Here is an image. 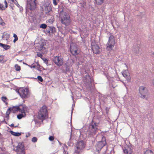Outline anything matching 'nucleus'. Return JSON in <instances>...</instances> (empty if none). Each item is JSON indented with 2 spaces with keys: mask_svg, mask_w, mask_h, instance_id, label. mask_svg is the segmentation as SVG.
<instances>
[{
  "mask_svg": "<svg viewBox=\"0 0 154 154\" xmlns=\"http://www.w3.org/2000/svg\"><path fill=\"white\" fill-rule=\"evenodd\" d=\"M28 107L25 105H21L20 106L10 107L8 109V110L12 111L14 112L17 111H19V112H21L20 113L17 115V118L19 119L26 116V113L28 112Z\"/></svg>",
  "mask_w": 154,
  "mask_h": 154,
  "instance_id": "f257e3e1",
  "label": "nucleus"
},
{
  "mask_svg": "<svg viewBox=\"0 0 154 154\" xmlns=\"http://www.w3.org/2000/svg\"><path fill=\"white\" fill-rule=\"evenodd\" d=\"M61 22L66 26L69 25L71 23V19L69 16L64 11L61 12L60 14Z\"/></svg>",
  "mask_w": 154,
  "mask_h": 154,
  "instance_id": "f03ea898",
  "label": "nucleus"
},
{
  "mask_svg": "<svg viewBox=\"0 0 154 154\" xmlns=\"http://www.w3.org/2000/svg\"><path fill=\"white\" fill-rule=\"evenodd\" d=\"M16 91L23 99L27 98L30 96V92L27 88H20Z\"/></svg>",
  "mask_w": 154,
  "mask_h": 154,
  "instance_id": "7ed1b4c3",
  "label": "nucleus"
},
{
  "mask_svg": "<svg viewBox=\"0 0 154 154\" xmlns=\"http://www.w3.org/2000/svg\"><path fill=\"white\" fill-rule=\"evenodd\" d=\"M97 130L96 124H92L89 126L88 129L86 133V135L89 137H92L96 134Z\"/></svg>",
  "mask_w": 154,
  "mask_h": 154,
  "instance_id": "20e7f679",
  "label": "nucleus"
},
{
  "mask_svg": "<svg viewBox=\"0 0 154 154\" xmlns=\"http://www.w3.org/2000/svg\"><path fill=\"white\" fill-rule=\"evenodd\" d=\"M38 116L39 119L42 120L48 117L47 110L45 106H43L40 109Z\"/></svg>",
  "mask_w": 154,
  "mask_h": 154,
  "instance_id": "39448f33",
  "label": "nucleus"
},
{
  "mask_svg": "<svg viewBox=\"0 0 154 154\" xmlns=\"http://www.w3.org/2000/svg\"><path fill=\"white\" fill-rule=\"evenodd\" d=\"M53 61L57 66L60 67L63 64L64 59L63 56L58 55V56L54 57Z\"/></svg>",
  "mask_w": 154,
  "mask_h": 154,
  "instance_id": "423d86ee",
  "label": "nucleus"
},
{
  "mask_svg": "<svg viewBox=\"0 0 154 154\" xmlns=\"http://www.w3.org/2000/svg\"><path fill=\"white\" fill-rule=\"evenodd\" d=\"M139 91L140 97L143 99L147 100L148 96H147V88L143 86H141L139 88Z\"/></svg>",
  "mask_w": 154,
  "mask_h": 154,
  "instance_id": "0eeeda50",
  "label": "nucleus"
},
{
  "mask_svg": "<svg viewBox=\"0 0 154 154\" xmlns=\"http://www.w3.org/2000/svg\"><path fill=\"white\" fill-rule=\"evenodd\" d=\"M115 44L114 37L113 35H111L109 38V41L106 45L107 49L111 50L113 48Z\"/></svg>",
  "mask_w": 154,
  "mask_h": 154,
  "instance_id": "6e6552de",
  "label": "nucleus"
},
{
  "mask_svg": "<svg viewBox=\"0 0 154 154\" xmlns=\"http://www.w3.org/2000/svg\"><path fill=\"white\" fill-rule=\"evenodd\" d=\"M70 51L73 55H77L80 52V51L77 46L75 43H72L70 45Z\"/></svg>",
  "mask_w": 154,
  "mask_h": 154,
  "instance_id": "1a4fd4ad",
  "label": "nucleus"
},
{
  "mask_svg": "<svg viewBox=\"0 0 154 154\" xmlns=\"http://www.w3.org/2000/svg\"><path fill=\"white\" fill-rule=\"evenodd\" d=\"M14 150L17 153V154H25L24 145H13Z\"/></svg>",
  "mask_w": 154,
  "mask_h": 154,
  "instance_id": "9d476101",
  "label": "nucleus"
},
{
  "mask_svg": "<svg viewBox=\"0 0 154 154\" xmlns=\"http://www.w3.org/2000/svg\"><path fill=\"white\" fill-rule=\"evenodd\" d=\"M123 152L126 154H131L132 152L131 145H124L122 146Z\"/></svg>",
  "mask_w": 154,
  "mask_h": 154,
  "instance_id": "9b49d317",
  "label": "nucleus"
},
{
  "mask_svg": "<svg viewBox=\"0 0 154 154\" xmlns=\"http://www.w3.org/2000/svg\"><path fill=\"white\" fill-rule=\"evenodd\" d=\"M92 49L94 53L96 54H99L101 50L100 47L97 44L92 43L91 44Z\"/></svg>",
  "mask_w": 154,
  "mask_h": 154,
  "instance_id": "f8f14e48",
  "label": "nucleus"
},
{
  "mask_svg": "<svg viewBox=\"0 0 154 154\" xmlns=\"http://www.w3.org/2000/svg\"><path fill=\"white\" fill-rule=\"evenodd\" d=\"M36 7V3L35 2H27L26 4V9H28L31 10H34Z\"/></svg>",
  "mask_w": 154,
  "mask_h": 154,
  "instance_id": "ddd939ff",
  "label": "nucleus"
},
{
  "mask_svg": "<svg viewBox=\"0 0 154 154\" xmlns=\"http://www.w3.org/2000/svg\"><path fill=\"white\" fill-rule=\"evenodd\" d=\"M37 47L38 50L40 51L45 49L46 48V45L45 41L39 42L37 44Z\"/></svg>",
  "mask_w": 154,
  "mask_h": 154,
  "instance_id": "4468645a",
  "label": "nucleus"
},
{
  "mask_svg": "<svg viewBox=\"0 0 154 154\" xmlns=\"http://www.w3.org/2000/svg\"><path fill=\"white\" fill-rule=\"evenodd\" d=\"M123 76L125 78L128 82L130 81L131 77L130 76V74L128 70H125L123 71L122 73Z\"/></svg>",
  "mask_w": 154,
  "mask_h": 154,
  "instance_id": "2eb2a0df",
  "label": "nucleus"
},
{
  "mask_svg": "<svg viewBox=\"0 0 154 154\" xmlns=\"http://www.w3.org/2000/svg\"><path fill=\"white\" fill-rule=\"evenodd\" d=\"M85 78V83H86V85H88L89 86H90L92 83L93 80L88 75H86Z\"/></svg>",
  "mask_w": 154,
  "mask_h": 154,
  "instance_id": "dca6fc26",
  "label": "nucleus"
},
{
  "mask_svg": "<svg viewBox=\"0 0 154 154\" xmlns=\"http://www.w3.org/2000/svg\"><path fill=\"white\" fill-rule=\"evenodd\" d=\"M85 147V145H76L75 149V152L79 153Z\"/></svg>",
  "mask_w": 154,
  "mask_h": 154,
  "instance_id": "f3484780",
  "label": "nucleus"
},
{
  "mask_svg": "<svg viewBox=\"0 0 154 154\" xmlns=\"http://www.w3.org/2000/svg\"><path fill=\"white\" fill-rule=\"evenodd\" d=\"M107 78L109 81V83L112 87L113 88H115L116 87V85H114L115 78L113 77H107Z\"/></svg>",
  "mask_w": 154,
  "mask_h": 154,
  "instance_id": "a211bd4d",
  "label": "nucleus"
},
{
  "mask_svg": "<svg viewBox=\"0 0 154 154\" xmlns=\"http://www.w3.org/2000/svg\"><path fill=\"white\" fill-rule=\"evenodd\" d=\"M102 140L101 141H98V142L100 144H106V138L104 136L101 137Z\"/></svg>",
  "mask_w": 154,
  "mask_h": 154,
  "instance_id": "6ab92c4d",
  "label": "nucleus"
},
{
  "mask_svg": "<svg viewBox=\"0 0 154 154\" xmlns=\"http://www.w3.org/2000/svg\"><path fill=\"white\" fill-rule=\"evenodd\" d=\"M0 46L2 47L4 49L7 50L9 49L10 48V45L3 44L2 43H0Z\"/></svg>",
  "mask_w": 154,
  "mask_h": 154,
  "instance_id": "aec40b11",
  "label": "nucleus"
},
{
  "mask_svg": "<svg viewBox=\"0 0 154 154\" xmlns=\"http://www.w3.org/2000/svg\"><path fill=\"white\" fill-rule=\"evenodd\" d=\"M10 132L11 134L16 136H19L21 135V134L20 133L12 131H11Z\"/></svg>",
  "mask_w": 154,
  "mask_h": 154,
  "instance_id": "412c9836",
  "label": "nucleus"
},
{
  "mask_svg": "<svg viewBox=\"0 0 154 154\" xmlns=\"http://www.w3.org/2000/svg\"><path fill=\"white\" fill-rule=\"evenodd\" d=\"M2 38L4 40H8L9 38V35L6 33L4 34L2 36Z\"/></svg>",
  "mask_w": 154,
  "mask_h": 154,
  "instance_id": "4be33fe9",
  "label": "nucleus"
},
{
  "mask_svg": "<svg viewBox=\"0 0 154 154\" xmlns=\"http://www.w3.org/2000/svg\"><path fill=\"white\" fill-rule=\"evenodd\" d=\"M105 145H95V147L96 148V150L99 152L101 149Z\"/></svg>",
  "mask_w": 154,
  "mask_h": 154,
  "instance_id": "5701e85b",
  "label": "nucleus"
},
{
  "mask_svg": "<svg viewBox=\"0 0 154 154\" xmlns=\"http://www.w3.org/2000/svg\"><path fill=\"white\" fill-rule=\"evenodd\" d=\"M5 60H4V56L3 55H0V63H3L5 62Z\"/></svg>",
  "mask_w": 154,
  "mask_h": 154,
  "instance_id": "b1692460",
  "label": "nucleus"
},
{
  "mask_svg": "<svg viewBox=\"0 0 154 154\" xmlns=\"http://www.w3.org/2000/svg\"><path fill=\"white\" fill-rule=\"evenodd\" d=\"M7 99L6 97H2V100L5 103L6 105H7L8 104Z\"/></svg>",
  "mask_w": 154,
  "mask_h": 154,
  "instance_id": "393cba45",
  "label": "nucleus"
},
{
  "mask_svg": "<svg viewBox=\"0 0 154 154\" xmlns=\"http://www.w3.org/2000/svg\"><path fill=\"white\" fill-rule=\"evenodd\" d=\"M15 68L16 71H19L20 70V67L17 64H16L15 66Z\"/></svg>",
  "mask_w": 154,
  "mask_h": 154,
  "instance_id": "a878e982",
  "label": "nucleus"
},
{
  "mask_svg": "<svg viewBox=\"0 0 154 154\" xmlns=\"http://www.w3.org/2000/svg\"><path fill=\"white\" fill-rule=\"evenodd\" d=\"M104 1V0H96L97 3L99 5L103 3Z\"/></svg>",
  "mask_w": 154,
  "mask_h": 154,
  "instance_id": "bb28decb",
  "label": "nucleus"
},
{
  "mask_svg": "<svg viewBox=\"0 0 154 154\" xmlns=\"http://www.w3.org/2000/svg\"><path fill=\"white\" fill-rule=\"evenodd\" d=\"M5 23L3 21V20H2L1 17H0V25L4 26L5 25Z\"/></svg>",
  "mask_w": 154,
  "mask_h": 154,
  "instance_id": "cd10ccee",
  "label": "nucleus"
},
{
  "mask_svg": "<svg viewBox=\"0 0 154 154\" xmlns=\"http://www.w3.org/2000/svg\"><path fill=\"white\" fill-rule=\"evenodd\" d=\"M145 154H153V153L152 151L148 149L146 151Z\"/></svg>",
  "mask_w": 154,
  "mask_h": 154,
  "instance_id": "c85d7f7f",
  "label": "nucleus"
},
{
  "mask_svg": "<svg viewBox=\"0 0 154 154\" xmlns=\"http://www.w3.org/2000/svg\"><path fill=\"white\" fill-rule=\"evenodd\" d=\"M10 111H11V110H8L6 112V116L5 117L6 118H7L8 119L9 117V115L10 114Z\"/></svg>",
  "mask_w": 154,
  "mask_h": 154,
  "instance_id": "c756f323",
  "label": "nucleus"
},
{
  "mask_svg": "<svg viewBox=\"0 0 154 154\" xmlns=\"http://www.w3.org/2000/svg\"><path fill=\"white\" fill-rule=\"evenodd\" d=\"M140 48L138 47H137L136 48V50H134V52L136 54H138L139 52Z\"/></svg>",
  "mask_w": 154,
  "mask_h": 154,
  "instance_id": "7c9ffc66",
  "label": "nucleus"
},
{
  "mask_svg": "<svg viewBox=\"0 0 154 154\" xmlns=\"http://www.w3.org/2000/svg\"><path fill=\"white\" fill-rule=\"evenodd\" d=\"M47 26L46 24L43 23L40 25V27L45 29L46 28Z\"/></svg>",
  "mask_w": 154,
  "mask_h": 154,
  "instance_id": "2f4dec72",
  "label": "nucleus"
},
{
  "mask_svg": "<svg viewBox=\"0 0 154 154\" xmlns=\"http://www.w3.org/2000/svg\"><path fill=\"white\" fill-rule=\"evenodd\" d=\"M37 140V138L35 137H33L32 139V141L33 142H36Z\"/></svg>",
  "mask_w": 154,
  "mask_h": 154,
  "instance_id": "473e14b6",
  "label": "nucleus"
},
{
  "mask_svg": "<svg viewBox=\"0 0 154 154\" xmlns=\"http://www.w3.org/2000/svg\"><path fill=\"white\" fill-rule=\"evenodd\" d=\"M37 78L38 80L40 81L41 82H42L43 80L42 77L40 76H38L37 77Z\"/></svg>",
  "mask_w": 154,
  "mask_h": 154,
  "instance_id": "72a5a7b5",
  "label": "nucleus"
},
{
  "mask_svg": "<svg viewBox=\"0 0 154 154\" xmlns=\"http://www.w3.org/2000/svg\"><path fill=\"white\" fill-rule=\"evenodd\" d=\"M14 3L18 7H19L20 5H19V4H18V2H17L16 1V0H15L14 2Z\"/></svg>",
  "mask_w": 154,
  "mask_h": 154,
  "instance_id": "f704fd0d",
  "label": "nucleus"
},
{
  "mask_svg": "<svg viewBox=\"0 0 154 154\" xmlns=\"http://www.w3.org/2000/svg\"><path fill=\"white\" fill-rule=\"evenodd\" d=\"M49 139L50 141H52V140H54V137L52 136H50L49 137Z\"/></svg>",
  "mask_w": 154,
  "mask_h": 154,
  "instance_id": "c9c22d12",
  "label": "nucleus"
},
{
  "mask_svg": "<svg viewBox=\"0 0 154 154\" xmlns=\"http://www.w3.org/2000/svg\"><path fill=\"white\" fill-rule=\"evenodd\" d=\"M37 56L38 57H39L41 58H42L43 56L42 54L40 53H38L37 54Z\"/></svg>",
  "mask_w": 154,
  "mask_h": 154,
  "instance_id": "e433bc0d",
  "label": "nucleus"
},
{
  "mask_svg": "<svg viewBox=\"0 0 154 154\" xmlns=\"http://www.w3.org/2000/svg\"><path fill=\"white\" fill-rule=\"evenodd\" d=\"M53 4L55 6L56 5H57V2L56 0H53Z\"/></svg>",
  "mask_w": 154,
  "mask_h": 154,
  "instance_id": "4c0bfd02",
  "label": "nucleus"
},
{
  "mask_svg": "<svg viewBox=\"0 0 154 154\" xmlns=\"http://www.w3.org/2000/svg\"><path fill=\"white\" fill-rule=\"evenodd\" d=\"M28 66L30 67L31 68H35V66L34 65H33V64H32L31 65H28Z\"/></svg>",
  "mask_w": 154,
  "mask_h": 154,
  "instance_id": "58836bf2",
  "label": "nucleus"
},
{
  "mask_svg": "<svg viewBox=\"0 0 154 154\" xmlns=\"http://www.w3.org/2000/svg\"><path fill=\"white\" fill-rule=\"evenodd\" d=\"M43 60L45 63L46 64H47L48 63V60L46 58H45L43 59Z\"/></svg>",
  "mask_w": 154,
  "mask_h": 154,
  "instance_id": "ea45409f",
  "label": "nucleus"
},
{
  "mask_svg": "<svg viewBox=\"0 0 154 154\" xmlns=\"http://www.w3.org/2000/svg\"><path fill=\"white\" fill-rule=\"evenodd\" d=\"M3 5L0 4V10H2L3 9Z\"/></svg>",
  "mask_w": 154,
  "mask_h": 154,
  "instance_id": "a19ab883",
  "label": "nucleus"
},
{
  "mask_svg": "<svg viewBox=\"0 0 154 154\" xmlns=\"http://www.w3.org/2000/svg\"><path fill=\"white\" fill-rule=\"evenodd\" d=\"M4 2L5 7L7 8L8 6L6 0H5Z\"/></svg>",
  "mask_w": 154,
  "mask_h": 154,
  "instance_id": "79ce46f5",
  "label": "nucleus"
},
{
  "mask_svg": "<svg viewBox=\"0 0 154 154\" xmlns=\"http://www.w3.org/2000/svg\"><path fill=\"white\" fill-rule=\"evenodd\" d=\"M63 148L64 150V151H65V148H67V146H66V145H64V146H63Z\"/></svg>",
  "mask_w": 154,
  "mask_h": 154,
  "instance_id": "37998d69",
  "label": "nucleus"
},
{
  "mask_svg": "<svg viewBox=\"0 0 154 154\" xmlns=\"http://www.w3.org/2000/svg\"><path fill=\"white\" fill-rule=\"evenodd\" d=\"M54 20L53 19L52 20H48V22L50 23H53Z\"/></svg>",
  "mask_w": 154,
  "mask_h": 154,
  "instance_id": "c03bdc74",
  "label": "nucleus"
},
{
  "mask_svg": "<svg viewBox=\"0 0 154 154\" xmlns=\"http://www.w3.org/2000/svg\"><path fill=\"white\" fill-rule=\"evenodd\" d=\"M34 0H27V2H33Z\"/></svg>",
  "mask_w": 154,
  "mask_h": 154,
  "instance_id": "a18cd8bd",
  "label": "nucleus"
},
{
  "mask_svg": "<svg viewBox=\"0 0 154 154\" xmlns=\"http://www.w3.org/2000/svg\"><path fill=\"white\" fill-rule=\"evenodd\" d=\"M18 37L17 38H14V42H15L16 41H17V40H18Z\"/></svg>",
  "mask_w": 154,
  "mask_h": 154,
  "instance_id": "49530a36",
  "label": "nucleus"
},
{
  "mask_svg": "<svg viewBox=\"0 0 154 154\" xmlns=\"http://www.w3.org/2000/svg\"><path fill=\"white\" fill-rule=\"evenodd\" d=\"M152 84L154 86V79H153L152 82Z\"/></svg>",
  "mask_w": 154,
  "mask_h": 154,
  "instance_id": "de8ad7c7",
  "label": "nucleus"
},
{
  "mask_svg": "<svg viewBox=\"0 0 154 154\" xmlns=\"http://www.w3.org/2000/svg\"><path fill=\"white\" fill-rule=\"evenodd\" d=\"M13 36H14V37L15 38H17V35H16V34H14Z\"/></svg>",
  "mask_w": 154,
  "mask_h": 154,
  "instance_id": "09e8293b",
  "label": "nucleus"
},
{
  "mask_svg": "<svg viewBox=\"0 0 154 154\" xmlns=\"http://www.w3.org/2000/svg\"><path fill=\"white\" fill-rule=\"evenodd\" d=\"M10 126H11V127H13L14 126V124L12 123V124H11L10 125Z\"/></svg>",
  "mask_w": 154,
  "mask_h": 154,
  "instance_id": "8fccbe9b",
  "label": "nucleus"
},
{
  "mask_svg": "<svg viewBox=\"0 0 154 154\" xmlns=\"http://www.w3.org/2000/svg\"><path fill=\"white\" fill-rule=\"evenodd\" d=\"M80 142L81 143L83 144H84V142L82 140Z\"/></svg>",
  "mask_w": 154,
  "mask_h": 154,
  "instance_id": "3c124183",
  "label": "nucleus"
},
{
  "mask_svg": "<svg viewBox=\"0 0 154 154\" xmlns=\"http://www.w3.org/2000/svg\"><path fill=\"white\" fill-rule=\"evenodd\" d=\"M126 142H128V140H126L125 141V143L126 144L127 143H127Z\"/></svg>",
  "mask_w": 154,
  "mask_h": 154,
  "instance_id": "603ef678",
  "label": "nucleus"
},
{
  "mask_svg": "<svg viewBox=\"0 0 154 154\" xmlns=\"http://www.w3.org/2000/svg\"><path fill=\"white\" fill-rule=\"evenodd\" d=\"M72 112H71V115H72V111H73V106H72Z\"/></svg>",
  "mask_w": 154,
  "mask_h": 154,
  "instance_id": "864d4df0",
  "label": "nucleus"
},
{
  "mask_svg": "<svg viewBox=\"0 0 154 154\" xmlns=\"http://www.w3.org/2000/svg\"><path fill=\"white\" fill-rule=\"evenodd\" d=\"M17 60L18 61H19L20 62H21L22 61V60H19L18 59H17Z\"/></svg>",
  "mask_w": 154,
  "mask_h": 154,
  "instance_id": "5fc2aeb1",
  "label": "nucleus"
},
{
  "mask_svg": "<svg viewBox=\"0 0 154 154\" xmlns=\"http://www.w3.org/2000/svg\"><path fill=\"white\" fill-rule=\"evenodd\" d=\"M12 2H14V0H11Z\"/></svg>",
  "mask_w": 154,
  "mask_h": 154,
  "instance_id": "6e6d98bb",
  "label": "nucleus"
},
{
  "mask_svg": "<svg viewBox=\"0 0 154 154\" xmlns=\"http://www.w3.org/2000/svg\"><path fill=\"white\" fill-rule=\"evenodd\" d=\"M72 100H73V97L72 96Z\"/></svg>",
  "mask_w": 154,
  "mask_h": 154,
  "instance_id": "4d7b16f0",
  "label": "nucleus"
},
{
  "mask_svg": "<svg viewBox=\"0 0 154 154\" xmlns=\"http://www.w3.org/2000/svg\"><path fill=\"white\" fill-rule=\"evenodd\" d=\"M23 63L24 64H26V65H27L26 63Z\"/></svg>",
  "mask_w": 154,
  "mask_h": 154,
  "instance_id": "13d9d810",
  "label": "nucleus"
},
{
  "mask_svg": "<svg viewBox=\"0 0 154 154\" xmlns=\"http://www.w3.org/2000/svg\"><path fill=\"white\" fill-rule=\"evenodd\" d=\"M37 0H34V1L33 2H35V1H36Z\"/></svg>",
  "mask_w": 154,
  "mask_h": 154,
  "instance_id": "bf43d9fd",
  "label": "nucleus"
},
{
  "mask_svg": "<svg viewBox=\"0 0 154 154\" xmlns=\"http://www.w3.org/2000/svg\"><path fill=\"white\" fill-rule=\"evenodd\" d=\"M57 141L59 143V142L58 140H57Z\"/></svg>",
  "mask_w": 154,
  "mask_h": 154,
  "instance_id": "052dcab7",
  "label": "nucleus"
},
{
  "mask_svg": "<svg viewBox=\"0 0 154 154\" xmlns=\"http://www.w3.org/2000/svg\"><path fill=\"white\" fill-rule=\"evenodd\" d=\"M17 127V126H15L14 127Z\"/></svg>",
  "mask_w": 154,
  "mask_h": 154,
  "instance_id": "680f3d73",
  "label": "nucleus"
},
{
  "mask_svg": "<svg viewBox=\"0 0 154 154\" xmlns=\"http://www.w3.org/2000/svg\"><path fill=\"white\" fill-rule=\"evenodd\" d=\"M58 0V1H59V0Z\"/></svg>",
  "mask_w": 154,
  "mask_h": 154,
  "instance_id": "e2e57ef3",
  "label": "nucleus"
}]
</instances>
